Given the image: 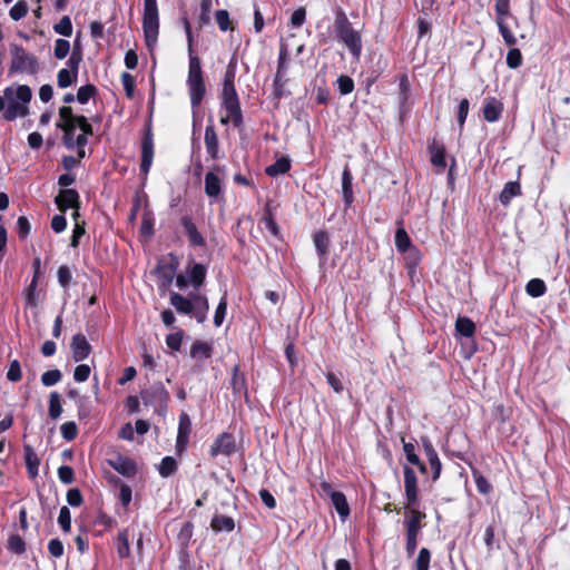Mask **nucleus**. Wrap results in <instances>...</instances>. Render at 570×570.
I'll return each mask as SVG.
<instances>
[{
    "mask_svg": "<svg viewBox=\"0 0 570 570\" xmlns=\"http://www.w3.org/2000/svg\"><path fill=\"white\" fill-rule=\"evenodd\" d=\"M8 549L17 554H21L26 551L24 541L20 535H10L8 539Z\"/></svg>",
    "mask_w": 570,
    "mask_h": 570,
    "instance_id": "3c124183",
    "label": "nucleus"
},
{
    "mask_svg": "<svg viewBox=\"0 0 570 570\" xmlns=\"http://www.w3.org/2000/svg\"><path fill=\"white\" fill-rule=\"evenodd\" d=\"M205 193L209 198H217L222 193V180L212 171L205 176Z\"/></svg>",
    "mask_w": 570,
    "mask_h": 570,
    "instance_id": "aec40b11",
    "label": "nucleus"
},
{
    "mask_svg": "<svg viewBox=\"0 0 570 570\" xmlns=\"http://www.w3.org/2000/svg\"><path fill=\"white\" fill-rule=\"evenodd\" d=\"M261 223L264 225V228L266 230H268L269 234H272L273 236L277 237L278 234H279V227L278 225L276 224V222L274 220L273 216L271 213H268L267 215H265Z\"/></svg>",
    "mask_w": 570,
    "mask_h": 570,
    "instance_id": "680f3d73",
    "label": "nucleus"
},
{
    "mask_svg": "<svg viewBox=\"0 0 570 570\" xmlns=\"http://www.w3.org/2000/svg\"><path fill=\"white\" fill-rule=\"evenodd\" d=\"M142 29L146 45L153 49L157 43L159 31L157 0H144Z\"/></svg>",
    "mask_w": 570,
    "mask_h": 570,
    "instance_id": "20e7f679",
    "label": "nucleus"
},
{
    "mask_svg": "<svg viewBox=\"0 0 570 570\" xmlns=\"http://www.w3.org/2000/svg\"><path fill=\"white\" fill-rule=\"evenodd\" d=\"M142 397L146 402H153V403H166L169 400V393L163 385V383L157 382L154 383L149 390H147Z\"/></svg>",
    "mask_w": 570,
    "mask_h": 570,
    "instance_id": "dca6fc26",
    "label": "nucleus"
},
{
    "mask_svg": "<svg viewBox=\"0 0 570 570\" xmlns=\"http://www.w3.org/2000/svg\"><path fill=\"white\" fill-rule=\"evenodd\" d=\"M140 232L145 237H151L154 233V218L150 213H145L141 219Z\"/></svg>",
    "mask_w": 570,
    "mask_h": 570,
    "instance_id": "13d9d810",
    "label": "nucleus"
},
{
    "mask_svg": "<svg viewBox=\"0 0 570 570\" xmlns=\"http://www.w3.org/2000/svg\"><path fill=\"white\" fill-rule=\"evenodd\" d=\"M328 235L325 232H317L314 235V244L320 255H325L328 248Z\"/></svg>",
    "mask_w": 570,
    "mask_h": 570,
    "instance_id": "a18cd8bd",
    "label": "nucleus"
},
{
    "mask_svg": "<svg viewBox=\"0 0 570 570\" xmlns=\"http://www.w3.org/2000/svg\"><path fill=\"white\" fill-rule=\"evenodd\" d=\"M59 117L61 122L60 125H71L75 126V120L77 116H73L72 109L70 107H61L59 110Z\"/></svg>",
    "mask_w": 570,
    "mask_h": 570,
    "instance_id": "69168bd1",
    "label": "nucleus"
},
{
    "mask_svg": "<svg viewBox=\"0 0 570 570\" xmlns=\"http://www.w3.org/2000/svg\"><path fill=\"white\" fill-rule=\"evenodd\" d=\"M29 7L24 0H19L9 11L10 18L14 21L21 20L28 13Z\"/></svg>",
    "mask_w": 570,
    "mask_h": 570,
    "instance_id": "ea45409f",
    "label": "nucleus"
},
{
    "mask_svg": "<svg viewBox=\"0 0 570 570\" xmlns=\"http://www.w3.org/2000/svg\"><path fill=\"white\" fill-rule=\"evenodd\" d=\"M497 24L505 45L510 47L514 46L517 43V38L508 27L505 20L497 21Z\"/></svg>",
    "mask_w": 570,
    "mask_h": 570,
    "instance_id": "37998d69",
    "label": "nucleus"
},
{
    "mask_svg": "<svg viewBox=\"0 0 570 570\" xmlns=\"http://www.w3.org/2000/svg\"><path fill=\"white\" fill-rule=\"evenodd\" d=\"M37 285V275H33L31 283L24 291L26 305L29 307H36L38 305V299L36 295Z\"/></svg>",
    "mask_w": 570,
    "mask_h": 570,
    "instance_id": "c9c22d12",
    "label": "nucleus"
},
{
    "mask_svg": "<svg viewBox=\"0 0 570 570\" xmlns=\"http://www.w3.org/2000/svg\"><path fill=\"white\" fill-rule=\"evenodd\" d=\"M226 309H227V298H226V295H224L220 298L219 304L215 311L214 324L216 326H220L223 324L225 315H226Z\"/></svg>",
    "mask_w": 570,
    "mask_h": 570,
    "instance_id": "603ef678",
    "label": "nucleus"
},
{
    "mask_svg": "<svg viewBox=\"0 0 570 570\" xmlns=\"http://www.w3.org/2000/svg\"><path fill=\"white\" fill-rule=\"evenodd\" d=\"M11 69L16 71L36 73L38 69V60L33 55H30L22 48L17 47L12 57Z\"/></svg>",
    "mask_w": 570,
    "mask_h": 570,
    "instance_id": "0eeeda50",
    "label": "nucleus"
},
{
    "mask_svg": "<svg viewBox=\"0 0 570 570\" xmlns=\"http://www.w3.org/2000/svg\"><path fill=\"white\" fill-rule=\"evenodd\" d=\"M210 527L215 532H232L235 528V522L232 517L217 514L212 519Z\"/></svg>",
    "mask_w": 570,
    "mask_h": 570,
    "instance_id": "5701e85b",
    "label": "nucleus"
},
{
    "mask_svg": "<svg viewBox=\"0 0 570 570\" xmlns=\"http://www.w3.org/2000/svg\"><path fill=\"white\" fill-rule=\"evenodd\" d=\"M431 562V552L426 548H422L419 551L416 560L414 562L415 570H429Z\"/></svg>",
    "mask_w": 570,
    "mask_h": 570,
    "instance_id": "4c0bfd02",
    "label": "nucleus"
},
{
    "mask_svg": "<svg viewBox=\"0 0 570 570\" xmlns=\"http://www.w3.org/2000/svg\"><path fill=\"white\" fill-rule=\"evenodd\" d=\"M58 523L65 532L71 529V513L67 507H62L59 512Z\"/></svg>",
    "mask_w": 570,
    "mask_h": 570,
    "instance_id": "5fc2aeb1",
    "label": "nucleus"
},
{
    "mask_svg": "<svg viewBox=\"0 0 570 570\" xmlns=\"http://www.w3.org/2000/svg\"><path fill=\"white\" fill-rule=\"evenodd\" d=\"M62 413V406L60 403V395L58 392H51L49 395V416L52 420L60 417Z\"/></svg>",
    "mask_w": 570,
    "mask_h": 570,
    "instance_id": "72a5a7b5",
    "label": "nucleus"
},
{
    "mask_svg": "<svg viewBox=\"0 0 570 570\" xmlns=\"http://www.w3.org/2000/svg\"><path fill=\"white\" fill-rule=\"evenodd\" d=\"M204 140L208 155L216 159L218 157V138L213 125L206 127Z\"/></svg>",
    "mask_w": 570,
    "mask_h": 570,
    "instance_id": "4be33fe9",
    "label": "nucleus"
},
{
    "mask_svg": "<svg viewBox=\"0 0 570 570\" xmlns=\"http://www.w3.org/2000/svg\"><path fill=\"white\" fill-rule=\"evenodd\" d=\"M22 377L21 373V366L20 363L17 360H13L10 365L9 370L7 372V379L11 382H18Z\"/></svg>",
    "mask_w": 570,
    "mask_h": 570,
    "instance_id": "e2e57ef3",
    "label": "nucleus"
},
{
    "mask_svg": "<svg viewBox=\"0 0 570 570\" xmlns=\"http://www.w3.org/2000/svg\"><path fill=\"white\" fill-rule=\"evenodd\" d=\"M70 51V43L65 39H57L55 42L53 55L57 59H65Z\"/></svg>",
    "mask_w": 570,
    "mask_h": 570,
    "instance_id": "de8ad7c7",
    "label": "nucleus"
},
{
    "mask_svg": "<svg viewBox=\"0 0 570 570\" xmlns=\"http://www.w3.org/2000/svg\"><path fill=\"white\" fill-rule=\"evenodd\" d=\"M411 245V239L407 233L403 228H399L395 233V246L396 248L404 253L409 249Z\"/></svg>",
    "mask_w": 570,
    "mask_h": 570,
    "instance_id": "c03bdc74",
    "label": "nucleus"
},
{
    "mask_svg": "<svg viewBox=\"0 0 570 570\" xmlns=\"http://www.w3.org/2000/svg\"><path fill=\"white\" fill-rule=\"evenodd\" d=\"M109 465L115 469L118 473L130 478L136 474V464L131 459L122 455H117L108 460Z\"/></svg>",
    "mask_w": 570,
    "mask_h": 570,
    "instance_id": "4468645a",
    "label": "nucleus"
},
{
    "mask_svg": "<svg viewBox=\"0 0 570 570\" xmlns=\"http://www.w3.org/2000/svg\"><path fill=\"white\" fill-rule=\"evenodd\" d=\"M331 502L337 511L338 515L342 520H345L350 514V507L346 501L344 493L337 491L336 493H332Z\"/></svg>",
    "mask_w": 570,
    "mask_h": 570,
    "instance_id": "a878e982",
    "label": "nucleus"
},
{
    "mask_svg": "<svg viewBox=\"0 0 570 570\" xmlns=\"http://www.w3.org/2000/svg\"><path fill=\"white\" fill-rule=\"evenodd\" d=\"M426 454H428V459L430 462V466L433 471L432 480L435 481L439 479V476L441 474L442 464L438 456V453L431 445L426 446Z\"/></svg>",
    "mask_w": 570,
    "mask_h": 570,
    "instance_id": "2f4dec72",
    "label": "nucleus"
},
{
    "mask_svg": "<svg viewBox=\"0 0 570 570\" xmlns=\"http://www.w3.org/2000/svg\"><path fill=\"white\" fill-rule=\"evenodd\" d=\"M409 510V514L404 520V527L406 530V534H420L422 529V521L425 519L426 514L420 511L416 505L413 508H406Z\"/></svg>",
    "mask_w": 570,
    "mask_h": 570,
    "instance_id": "9d476101",
    "label": "nucleus"
},
{
    "mask_svg": "<svg viewBox=\"0 0 570 570\" xmlns=\"http://www.w3.org/2000/svg\"><path fill=\"white\" fill-rule=\"evenodd\" d=\"M473 476L475 481L476 489L482 494H488L492 490V485L490 482L479 472L473 471Z\"/></svg>",
    "mask_w": 570,
    "mask_h": 570,
    "instance_id": "864d4df0",
    "label": "nucleus"
},
{
    "mask_svg": "<svg viewBox=\"0 0 570 570\" xmlns=\"http://www.w3.org/2000/svg\"><path fill=\"white\" fill-rule=\"evenodd\" d=\"M32 97V91L27 85L10 86L3 90L0 96V111L3 118L12 121L18 117H26L29 114L28 104Z\"/></svg>",
    "mask_w": 570,
    "mask_h": 570,
    "instance_id": "f257e3e1",
    "label": "nucleus"
},
{
    "mask_svg": "<svg viewBox=\"0 0 570 570\" xmlns=\"http://www.w3.org/2000/svg\"><path fill=\"white\" fill-rule=\"evenodd\" d=\"M26 464L29 474L36 476L38 474L39 460L30 446L26 448Z\"/></svg>",
    "mask_w": 570,
    "mask_h": 570,
    "instance_id": "e433bc0d",
    "label": "nucleus"
},
{
    "mask_svg": "<svg viewBox=\"0 0 570 570\" xmlns=\"http://www.w3.org/2000/svg\"><path fill=\"white\" fill-rule=\"evenodd\" d=\"M183 342V331L171 333L166 337L167 346L173 351H179Z\"/></svg>",
    "mask_w": 570,
    "mask_h": 570,
    "instance_id": "0e129e2a",
    "label": "nucleus"
},
{
    "mask_svg": "<svg viewBox=\"0 0 570 570\" xmlns=\"http://www.w3.org/2000/svg\"><path fill=\"white\" fill-rule=\"evenodd\" d=\"M56 33L70 37L72 35V23L68 16H63L58 23L53 26Z\"/></svg>",
    "mask_w": 570,
    "mask_h": 570,
    "instance_id": "79ce46f5",
    "label": "nucleus"
},
{
    "mask_svg": "<svg viewBox=\"0 0 570 570\" xmlns=\"http://www.w3.org/2000/svg\"><path fill=\"white\" fill-rule=\"evenodd\" d=\"M57 126L60 127L65 132L63 141L66 147L70 149L75 148V126L60 124H57Z\"/></svg>",
    "mask_w": 570,
    "mask_h": 570,
    "instance_id": "6e6d98bb",
    "label": "nucleus"
},
{
    "mask_svg": "<svg viewBox=\"0 0 570 570\" xmlns=\"http://www.w3.org/2000/svg\"><path fill=\"white\" fill-rule=\"evenodd\" d=\"M503 104L497 98H488L483 106V117L488 122H495L501 117Z\"/></svg>",
    "mask_w": 570,
    "mask_h": 570,
    "instance_id": "f3484780",
    "label": "nucleus"
},
{
    "mask_svg": "<svg viewBox=\"0 0 570 570\" xmlns=\"http://www.w3.org/2000/svg\"><path fill=\"white\" fill-rule=\"evenodd\" d=\"M220 100L226 112V115L220 118V122H232L235 127H238L243 122V115L236 89L222 90Z\"/></svg>",
    "mask_w": 570,
    "mask_h": 570,
    "instance_id": "39448f33",
    "label": "nucleus"
},
{
    "mask_svg": "<svg viewBox=\"0 0 570 570\" xmlns=\"http://www.w3.org/2000/svg\"><path fill=\"white\" fill-rule=\"evenodd\" d=\"M190 356L195 360H206L212 356V346L204 341H196L190 348Z\"/></svg>",
    "mask_w": 570,
    "mask_h": 570,
    "instance_id": "bb28decb",
    "label": "nucleus"
},
{
    "mask_svg": "<svg viewBox=\"0 0 570 570\" xmlns=\"http://www.w3.org/2000/svg\"><path fill=\"white\" fill-rule=\"evenodd\" d=\"M494 10L497 21L507 20L510 16V0H495Z\"/></svg>",
    "mask_w": 570,
    "mask_h": 570,
    "instance_id": "49530a36",
    "label": "nucleus"
},
{
    "mask_svg": "<svg viewBox=\"0 0 570 570\" xmlns=\"http://www.w3.org/2000/svg\"><path fill=\"white\" fill-rule=\"evenodd\" d=\"M206 277V268L202 264H195L189 273L190 284L197 289L199 288L205 281Z\"/></svg>",
    "mask_w": 570,
    "mask_h": 570,
    "instance_id": "7c9ffc66",
    "label": "nucleus"
},
{
    "mask_svg": "<svg viewBox=\"0 0 570 570\" xmlns=\"http://www.w3.org/2000/svg\"><path fill=\"white\" fill-rule=\"evenodd\" d=\"M154 160V140L150 134H147L141 141V164L140 170L146 176Z\"/></svg>",
    "mask_w": 570,
    "mask_h": 570,
    "instance_id": "9b49d317",
    "label": "nucleus"
},
{
    "mask_svg": "<svg viewBox=\"0 0 570 570\" xmlns=\"http://www.w3.org/2000/svg\"><path fill=\"white\" fill-rule=\"evenodd\" d=\"M56 204L61 212L79 208V195L76 189H62L56 197Z\"/></svg>",
    "mask_w": 570,
    "mask_h": 570,
    "instance_id": "2eb2a0df",
    "label": "nucleus"
},
{
    "mask_svg": "<svg viewBox=\"0 0 570 570\" xmlns=\"http://www.w3.org/2000/svg\"><path fill=\"white\" fill-rule=\"evenodd\" d=\"M170 304L178 313L186 315L193 314L195 307L191 302V296L187 298L178 293L170 294Z\"/></svg>",
    "mask_w": 570,
    "mask_h": 570,
    "instance_id": "6ab92c4d",
    "label": "nucleus"
},
{
    "mask_svg": "<svg viewBox=\"0 0 570 570\" xmlns=\"http://www.w3.org/2000/svg\"><path fill=\"white\" fill-rule=\"evenodd\" d=\"M404 474V492H405V505L404 508H413L419 501L417 479L412 468L405 465L403 468Z\"/></svg>",
    "mask_w": 570,
    "mask_h": 570,
    "instance_id": "423d86ee",
    "label": "nucleus"
},
{
    "mask_svg": "<svg viewBox=\"0 0 570 570\" xmlns=\"http://www.w3.org/2000/svg\"><path fill=\"white\" fill-rule=\"evenodd\" d=\"M180 223L185 229V233L188 237L189 244L194 247H204L206 245L205 238L198 232L195 223L189 216H183L180 218Z\"/></svg>",
    "mask_w": 570,
    "mask_h": 570,
    "instance_id": "f8f14e48",
    "label": "nucleus"
},
{
    "mask_svg": "<svg viewBox=\"0 0 570 570\" xmlns=\"http://www.w3.org/2000/svg\"><path fill=\"white\" fill-rule=\"evenodd\" d=\"M455 330L462 336L472 337L475 332V325L468 317H458L455 322Z\"/></svg>",
    "mask_w": 570,
    "mask_h": 570,
    "instance_id": "c756f323",
    "label": "nucleus"
},
{
    "mask_svg": "<svg viewBox=\"0 0 570 570\" xmlns=\"http://www.w3.org/2000/svg\"><path fill=\"white\" fill-rule=\"evenodd\" d=\"M521 63H522V55H521L520 50L517 48H511L507 53V65L510 68L515 69V68L520 67Z\"/></svg>",
    "mask_w": 570,
    "mask_h": 570,
    "instance_id": "4d7b16f0",
    "label": "nucleus"
},
{
    "mask_svg": "<svg viewBox=\"0 0 570 570\" xmlns=\"http://www.w3.org/2000/svg\"><path fill=\"white\" fill-rule=\"evenodd\" d=\"M215 20L218 24V28L222 31L233 30L234 26L232 21L229 20V13L227 10H217L215 13Z\"/></svg>",
    "mask_w": 570,
    "mask_h": 570,
    "instance_id": "a19ab883",
    "label": "nucleus"
},
{
    "mask_svg": "<svg viewBox=\"0 0 570 570\" xmlns=\"http://www.w3.org/2000/svg\"><path fill=\"white\" fill-rule=\"evenodd\" d=\"M235 451V443L230 434H220L210 446V455L217 456L218 454L229 455Z\"/></svg>",
    "mask_w": 570,
    "mask_h": 570,
    "instance_id": "ddd939ff",
    "label": "nucleus"
},
{
    "mask_svg": "<svg viewBox=\"0 0 570 570\" xmlns=\"http://www.w3.org/2000/svg\"><path fill=\"white\" fill-rule=\"evenodd\" d=\"M96 94V87L92 85H86L78 89L77 100L80 104H86Z\"/></svg>",
    "mask_w": 570,
    "mask_h": 570,
    "instance_id": "bf43d9fd",
    "label": "nucleus"
},
{
    "mask_svg": "<svg viewBox=\"0 0 570 570\" xmlns=\"http://www.w3.org/2000/svg\"><path fill=\"white\" fill-rule=\"evenodd\" d=\"M334 30L338 40L346 46L354 58L358 59L362 52L361 35L352 27V23L342 10L336 12Z\"/></svg>",
    "mask_w": 570,
    "mask_h": 570,
    "instance_id": "7ed1b4c3",
    "label": "nucleus"
},
{
    "mask_svg": "<svg viewBox=\"0 0 570 570\" xmlns=\"http://www.w3.org/2000/svg\"><path fill=\"white\" fill-rule=\"evenodd\" d=\"M185 29L188 40L189 57L186 83L188 86L190 104L194 108H196L199 106L206 94V87L204 82L200 59L193 51V33L188 21H185Z\"/></svg>",
    "mask_w": 570,
    "mask_h": 570,
    "instance_id": "f03ea898",
    "label": "nucleus"
},
{
    "mask_svg": "<svg viewBox=\"0 0 570 570\" xmlns=\"http://www.w3.org/2000/svg\"><path fill=\"white\" fill-rule=\"evenodd\" d=\"M62 374L59 370H50L41 375V383L45 386H52L60 382Z\"/></svg>",
    "mask_w": 570,
    "mask_h": 570,
    "instance_id": "8fccbe9b",
    "label": "nucleus"
},
{
    "mask_svg": "<svg viewBox=\"0 0 570 570\" xmlns=\"http://www.w3.org/2000/svg\"><path fill=\"white\" fill-rule=\"evenodd\" d=\"M547 291V286L544 282L540 278H532L528 282L525 286V292L528 295L532 297H540L542 296Z\"/></svg>",
    "mask_w": 570,
    "mask_h": 570,
    "instance_id": "473e14b6",
    "label": "nucleus"
},
{
    "mask_svg": "<svg viewBox=\"0 0 570 570\" xmlns=\"http://www.w3.org/2000/svg\"><path fill=\"white\" fill-rule=\"evenodd\" d=\"M235 63L233 61L229 62L227 66L224 82H223V89L222 90H235Z\"/></svg>",
    "mask_w": 570,
    "mask_h": 570,
    "instance_id": "09e8293b",
    "label": "nucleus"
},
{
    "mask_svg": "<svg viewBox=\"0 0 570 570\" xmlns=\"http://www.w3.org/2000/svg\"><path fill=\"white\" fill-rule=\"evenodd\" d=\"M521 194V186L518 181H509L504 185L499 199L502 205L508 206L511 199Z\"/></svg>",
    "mask_w": 570,
    "mask_h": 570,
    "instance_id": "393cba45",
    "label": "nucleus"
},
{
    "mask_svg": "<svg viewBox=\"0 0 570 570\" xmlns=\"http://www.w3.org/2000/svg\"><path fill=\"white\" fill-rule=\"evenodd\" d=\"M338 90L342 95H348L354 89V81L348 76H340L337 79Z\"/></svg>",
    "mask_w": 570,
    "mask_h": 570,
    "instance_id": "052dcab7",
    "label": "nucleus"
},
{
    "mask_svg": "<svg viewBox=\"0 0 570 570\" xmlns=\"http://www.w3.org/2000/svg\"><path fill=\"white\" fill-rule=\"evenodd\" d=\"M342 190L344 202L346 205H351L353 202L352 175L347 167H345L342 174Z\"/></svg>",
    "mask_w": 570,
    "mask_h": 570,
    "instance_id": "c85d7f7f",
    "label": "nucleus"
},
{
    "mask_svg": "<svg viewBox=\"0 0 570 570\" xmlns=\"http://www.w3.org/2000/svg\"><path fill=\"white\" fill-rule=\"evenodd\" d=\"M429 150L432 165L443 169L446 166L444 146L433 140L429 146Z\"/></svg>",
    "mask_w": 570,
    "mask_h": 570,
    "instance_id": "412c9836",
    "label": "nucleus"
},
{
    "mask_svg": "<svg viewBox=\"0 0 570 570\" xmlns=\"http://www.w3.org/2000/svg\"><path fill=\"white\" fill-rule=\"evenodd\" d=\"M191 432V422L187 413L183 412L179 415V423H178V433H177V440H176V450L177 452L181 453L189 441V435Z\"/></svg>",
    "mask_w": 570,
    "mask_h": 570,
    "instance_id": "6e6552de",
    "label": "nucleus"
},
{
    "mask_svg": "<svg viewBox=\"0 0 570 570\" xmlns=\"http://www.w3.org/2000/svg\"><path fill=\"white\" fill-rule=\"evenodd\" d=\"M177 470V462L173 456H165L158 468L159 474L163 478H168Z\"/></svg>",
    "mask_w": 570,
    "mask_h": 570,
    "instance_id": "f704fd0d",
    "label": "nucleus"
},
{
    "mask_svg": "<svg viewBox=\"0 0 570 570\" xmlns=\"http://www.w3.org/2000/svg\"><path fill=\"white\" fill-rule=\"evenodd\" d=\"M90 366L87 364L78 365L73 371L75 381L79 383L87 381L90 375Z\"/></svg>",
    "mask_w": 570,
    "mask_h": 570,
    "instance_id": "338daca9",
    "label": "nucleus"
},
{
    "mask_svg": "<svg viewBox=\"0 0 570 570\" xmlns=\"http://www.w3.org/2000/svg\"><path fill=\"white\" fill-rule=\"evenodd\" d=\"M77 79L76 71H70L69 69H61L57 75V82L60 88H67L73 83Z\"/></svg>",
    "mask_w": 570,
    "mask_h": 570,
    "instance_id": "58836bf2",
    "label": "nucleus"
},
{
    "mask_svg": "<svg viewBox=\"0 0 570 570\" xmlns=\"http://www.w3.org/2000/svg\"><path fill=\"white\" fill-rule=\"evenodd\" d=\"M70 347H71V352H72V360L76 363L86 360L91 352L90 344L88 343L86 336L81 333L76 334L72 337Z\"/></svg>",
    "mask_w": 570,
    "mask_h": 570,
    "instance_id": "1a4fd4ad",
    "label": "nucleus"
},
{
    "mask_svg": "<svg viewBox=\"0 0 570 570\" xmlns=\"http://www.w3.org/2000/svg\"><path fill=\"white\" fill-rule=\"evenodd\" d=\"M191 302L194 304L193 314L198 323H203L207 318L209 304L205 296L199 294L191 295Z\"/></svg>",
    "mask_w": 570,
    "mask_h": 570,
    "instance_id": "a211bd4d",
    "label": "nucleus"
},
{
    "mask_svg": "<svg viewBox=\"0 0 570 570\" xmlns=\"http://www.w3.org/2000/svg\"><path fill=\"white\" fill-rule=\"evenodd\" d=\"M129 531H130L129 528L119 531L117 539H116L117 553H118V557L121 559L128 558L130 554Z\"/></svg>",
    "mask_w": 570,
    "mask_h": 570,
    "instance_id": "b1692460",
    "label": "nucleus"
},
{
    "mask_svg": "<svg viewBox=\"0 0 570 570\" xmlns=\"http://www.w3.org/2000/svg\"><path fill=\"white\" fill-rule=\"evenodd\" d=\"M49 553L53 558H60L63 554V543L59 539H51L48 543Z\"/></svg>",
    "mask_w": 570,
    "mask_h": 570,
    "instance_id": "774afa93",
    "label": "nucleus"
},
{
    "mask_svg": "<svg viewBox=\"0 0 570 570\" xmlns=\"http://www.w3.org/2000/svg\"><path fill=\"white\" fill-rule=\"evenodd\" d=\"M291 168V160L287 157L278 158L274 164L268 166L265 171L271 177H276L287 173Z\"/></svg>",
    "mask_w": 570,
    "mask_h": 570,
    "instance_id": "cd10ccee",
    "label": "nucleus"
}]
</instances>
